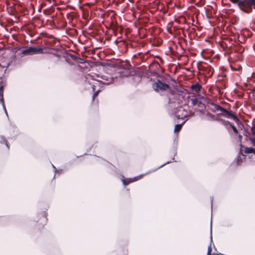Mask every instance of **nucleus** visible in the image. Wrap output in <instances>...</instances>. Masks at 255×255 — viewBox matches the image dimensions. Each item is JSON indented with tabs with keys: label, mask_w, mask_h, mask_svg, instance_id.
I'll use <instances>...</instances> for the list:
<instances>
[{
	"label": "nucleus",
	"mask_w": 255,
	"mask_h": 255,
	"mask_svg": "<svg viewBox=\"0 0 255 255\" xmlns=\"http://www.w3.org/2000/svg\"><path fill=\"white\" fill-rule=\"evenodd\" d=\"M233 3L237 4L243 10L250 12L252 10V6L255 5V0H230Z\"/></svg>",
	"instance_id": "obj_1"
},
{
	"label": "nucleus",
	"mask_w": 255,
	"mask_h": 255,
	"mask_svg": "<svg viewBox=\"0 0 255 255\" xmlns=\"http://www.w3.org/2000/svg\"><path fill=\"white\" fill-rule=\"evenodd\" d=\"M101 78H102L101 81H96V82L94 83L92 85L93 91L94 92H95V93L93 96V99L95 98V97H96L98 95L99 92L101 90L100 89H98V90H97V91H96L95 92L97 85L100 86V84L108 85L111 84L113 82V80H114L113 78L109 75H103L101 77Z\"/></svg>",
	"instance_id": "obj_2"
},
{
	"label": "nucleus",
	"mask_w": 255,
	"mask_h": 255,
	"mask_svg": "<svg viewBox=\"0 0 255 255\" xmlns=\"http://www.w3.org/2000/svg\"><path fill=\"white\" fill-rule=\"evenodd\" d=\"M153 90L157 92L167 91L169 90V85L160 80H157L152 84Z\"/></svg>",
	"instance_id": "obj_3"
},
{
	"label": "nucleus",
	"mask_w": 255,
	"mask_h": 255,
	"mask_svg": "<svg viewBox=\"0 0 255 255\" xmlns=\"http://www.w3.org/2000/svg\"><path fill=\"white\" fill-rule=\"evenodd\" d=\"M43 49L41 48L28 47L21 51V54L25 55H32L36 54L43 53Z\"/></svg>",
	"instance_id": "obj_4"
},
{
	"label": "nucleus",
	"mask_w": 255,
	"mask_h": 255,
	"mask_svg": "<svg viewBox=\"0 0 255 255\" xmlns=\"http://www.w3.org/2000/svg\"><path fill=\"white\" fill-rule=\"evenodd\" d=\"M218 116H223L227 118H232L235 121L238 120L237 117L231 112L227 111L226 109L221 107V109L217 112Z\"/></svg>",
	"instance_id": "obj_5"
},
{
	"label": "nucleus",
	"mask_w": 255,
	"mask_h": 255,
	"mask_svg": "<svg viewBox=\"0 0 255 255\" xmlns=\"http://www.w3.org/2000/svg\"><path fill=\"white\" fill-rule=\"evenodd\" d=\"M176 116L177 119H184L185 118H187L188 116L187 112L186 111L182 108H180L178 110L176 114Z\"/></svg>",
	"instance_id": "obj_6"
},
{
	"label": "nucleus",
	"mask_w": 255,
	"mask_h": 255,
	"mask_svg": "<svg viewBox=\"0 0 255 255\" xmlns=\"http://www.w3.org/2000/svg\"><path fill=\"white\" fill-rule=\"evenodd\" d=\"M170 162L168 161L167 163L161 165V166H159L158 167L156 168V169L150 170L149 171H148L147 172H146V173H145L144 174H140V175H139L138 176H135V177H134L133 178H131L132 180H133V182H134V181L138 180L139 179H140L142 177H143L144 175H147V174H148L149 173H151V172H153L156 171L157 169H158V168L163 166L164 165H165L166 164L169 163Z\"/></svg>",
	"instance_id": "obj_7"
},
{
	"label": "nucleus",
	"mask_w": 255,
	"mask_h": 255,
	"mask_svg": "<svg viewBox=\"0 0 255 255\" xmlns=\"http://www.w3.org/2000/svg\"><path fill=\"white\" fill-rule=\"evenodd\" d=\"M210 109L214 113H217L221 109V106L214 103H211L209 106Z\"/></svg>",
	"instance_id": "obj_8"
},
{
	"label": "nucleus",
	"mask_w": 255,
	"mask_h": 255,
	"mask_svg": "<svg viewBox=\"0 0 255 255\" xmlns=\"http://www.w3.org/2000/svg\"><path fill=\"white\" fill-rule=\"evenodd\" d=\"M0 103H1L2 104L3 109L4 111L5 114H6V115H7V111H6V108L4 106V103L3 101V90L1 88H0Z\"/></svg>",
	"instance_id": "obj_9"
},
{
	"label": "nucleus",
	"mask_w": 255,
	"mask_h": 255,
	"mask_svg": "<svg viewBox=\"0 0 255 255\" xmlns=\"http://www.w3.org/2000/svg\"><path fill=\"white\" fill-rule=\"evenodd\" d=\"M192 104L193 106H198L199 107H201V105H203L202 102L200 100H199L198 99L195 98V99H191Z\"/></svg>",
	"instance_id": "obj_10"
},
{
	"label": "nucleus",
	"mask_w": 255,
	"mask_h": 255,
	"mask_svg": "<svg viewBox=\"0 0 255 255\" xmlns=\"http://www.w3.org/2000/svg\"><path fill=\"white\" fill-rule=\"evenodd\" d=\"M201 87V86L198 84H196L191 86V89L193 91L196 93L198 92L200 90Z\"/></svg>",
	"instance_id": "obj_11"
},
{
	"label": "nucleus",
	"mask_w": 255,
	"mask_h": 255,
	"mask_svg": "<svg viewBox=\"0 0 255 255\" xmlns=\"http://www.w3.org/2000/svg\"><path fill=\"white\" fill-rule=\"evenodd\" d=\"M206 115L211 120H213V121H215V120L216 121H223L222 119H218V118H216L215 115L212 114L211 113H210L209 112H207L206 114Z\"/></svg>",
	"instance_id": "obj_12"
},
{
	"label": "nucleus",
	"mask_w": 255,
	"mask_h": 255,
	"mask_svg": "<svg viewBox=\"0 0 255 255\" xmlns=\"http://www.w3.org/2000/svg\"><path fill=\"white\" fill-rule=\"evenodd\" d=\"M187 120V119H186L184 122H183L182 124H177V125H176L175 126V127H174V132H178L180 130V129H181V128L183 126V125L185 123V122Z\"/></svg>",
	"instance_id": "obj_13"
},
{
	"label": "nucleus",
	"mask_w": 255,
	"mask_h": 255,
	"mask_svg": "<svg viewBox=\"0 0 255 255\" xmlns=\"http://www.w3.org/2000/svg\"><path fill=\"white\" fill-rule=\"evenodd\" d=\"M245 153H254L255 154V149L253 147H246L245 148Z\"/></svg>",
	"instance_id": "obj_14"
},
{
	"label": "nucleus",
	"mask_w": 255,
	"mask_h": 255,
	"mask_svg": "<svg viewBox=\"0 0 255 255\" xmlns=\"http://www.w3.org/2000/svg\"><path fill=\"white\" fill-rule=\"evenodd\" d=\"M122 182L124 185H127L130 183L133 182L131 178L127 179H122Z\"/></svg>",
	"instance_id": "obj_15"
},
{
	"label": "nucleus",
	"mask_w": 255,
	"mask_h": 255,
	"mask_svg": "<svg viewBox=\"0 0 255 255\" xmlns=\"http://www.w3.org/2000/svg\"><path fill=\"white\" fill-rule=\"evenodd\" d=\"M244 136H246V140H249L250 141V138H252V137H254L253 136H251V133L247 131V130H245L244 133Z\"/></svg>",
	"instance_id": "obj_16"
},
{
	"label": "nucleus",
	"mask_w": 255,
	"mask_h": 255,
	"mask_svg": "<svg viewBox=\"0 0 255 255\" xmlns=\"http://www.w3.org/2000/svg\"><path fill=\"white\" fill-rule=\"evenodd\" d=\"M0 142L1 143H5L7 147L8 148L9 147H8V143L7 142V141L5 140V139H4V137L2 136H0Z\"/></svg>",
	"instance_id": "obj_17"
},
{
	"label": "nucleus",
	"mask_w": 255,
	"mask_h": 255,
	"mask_svg": "<svg viewBox=\"0 0 255 255\" xmlns=\"http://www.w3.org/2000/svg\"><path fill=\"white\" fill-rule=\"evenodd\" d=\"M126 71V73H125L124 72H123L122 74H121V76L122 77H128L129 75V72L128 70H125Z\"/></svg>",
	"instance_id": "obj_18"
},
{
	"label": "nucleus",
	"mask_w": 255,
	"mask_h": 255,
	"mask_svg": "<svg viewBox=\"0 0 255 255\" xmlns=\"http://www.w3.org/2000/svg\"><path fill=\"white\" fill-rule=\"evenodd\" d=\"M230 126H231L232 128L233 129V131H234V132L235 133H238V130L237 128H236V127L234 125H233L232 124H230Z\"/></svg>",
	"instance_id": "obj_19"
},
{
	"label": "nucleus",
	"mask_w": 255,
	"mask_h": 255,
	"mask_svg": "<svg viewBox=\"0 0 255 255\" xmlns=\"http://www.w3.org/2000/svg\"><path fill=\"white\" fill-rule=\"evenodd\" d=\"M250 141L251 142V143L252 144V145L255 146V137L250 138Z\"/></svg>",
	"instance_id": "obj_20"
},
{
	"label": "nucleus",
	"mask_w": 255,
	"mask_h": 255,
	"mask_svg": "<svg viewBox=\"0 0 255 255\" xmlns=\"http://www.w3.org/2000/svg\"><path fill=\"white\" fill-rule=\"evenodd\" d=\"M251 131L252 132V134L255 136V127L253 126L251 128Z\"/></svg>",
	"instance_id": "obj_21"
},
{
	"label": "nucleus",
	"mask_w": 255,
	"mask_h": 255,
	"mask_svg": "<svg viewBox=\"0 0 255 255\" xmlns=\"http://www.w3.org/2000/svg\"><path fill=\"white\" fill-rule=\"evenodd\" d=\"M211 252H212V249H211V246H210L208 248V253H207V254H211Z\"/></svg>",
	"instance_id": "obj_22"
},
{
	"label": "nucleus",
	"mask_w": 255,
	"mask_h": 255,
	"mask_svg": "<svg viewBox=\"0 0 255 255\" xmlns=\"http://www.w3.org/2000/svg\"><path fill=\"white\" fill-rule=\"evenodd\" d=\"M211 240H212V222L211 223Z\"/></svg>",
	"instance_id": "obj_23"
},
{
	"label": "nucleus",
	"mask_w": 255,
	"mask_h": 255,
	"mask_svg": "<svg viewBox=\"0 0 255 255\" xmlns=\"http://www.w3.org/2000/svg\"><path fill=\"white\" fill-rule=\"evenodd\" d=\"M239 138L240 140H241L242 138V135H241V134H239Z\"/></svg>",
	"instance_id": "obj_24"
},
{
	"label": "nucleus",
	"mask_w": 255,
	"mask_h": 255,
	"mask_svg": "<svg viewBox=\"0 0 255 255\" xmlns=\"http://www.w3.org/2000/svg\"><path fill=\"white\" fill-rule=\"evenodd\" d=\"M53 166V167L55 169V172L56 171V168L55 167V166L54 165H52Z\"/></svg>",
	"instance_id": "obj_25"
},
{
	"label": "nucleus",
	"mask_w": 255,
	"mask_h": 255,
	"mask_svg": "<svg viewBox=\"0 0 255 255\" xmlns=\"http://www.w3.org/2000/svg\"><path fill=\"white\" fill-rule=\"evenodd\" d=\"M224 122H226V121H224ZM226 123H227L228 124H231V123H230L229 122H228V121H227V122H226Z\"/></svg>",
	"instance_id": "obj_26"
},
{
	"label": "nucleus",
	"mask_w": 255,
	"mask_h": 255,
	"mask_svg": "<svg viewBox=\"0 0 255 255\" xmlns=\"http://www.w3.org/2000/svg\"><path fill=\"white\" fill-rule=\"evenodd\" d=\"M207 255H211V254H207Z\"/></svg>",
	"instance_id": "obj_27"
}]
</instances>
